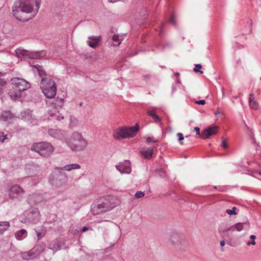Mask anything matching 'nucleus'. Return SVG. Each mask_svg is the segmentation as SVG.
Here are the masks:
<instances>
[{
    "instance_id": "f257e3e1",
    "label": "nucleus",
    "mask_w": 261,
    "mask_h": 261,
    "mask_svg": "<svg viewBox=\"0 0 261 261\" xmlns=\"http://www.w3.org/2000/svg\"><path fill=\"white\" fill-rule=\"evenodd\" d=\"M39 9L27 1H21L15 4L13 7L14 17L21 21H27L33 18L38 13Z\"/></svg>"
},
{
    "instance_id": "f03ea898",
    "label": "nucleus",
    "mask_w": 261,
    "mask_h": 261,
    "mask_svg": "<svg viewBox=\"0 0 261 261\" xmlns=\"http://www.w3.org/2000/svg\"><path fill=\"white\" fill-rule=\"evenodd\" d=\"M12 89L10 90L9 94L12 99H17L20 97L21 92L30 88L29 83L25 80L14 77L11 80Z\"/></svg>"
},
{
    "instance_id": "7ed1b4c3",
    "label": "nucleus",
    "mask_w": 261,
    "mask_h": 261,
    "mask_svg": "<svg viewBox=\"0 0 261 261\" xmlns=\"http://www.w3.org/2000/svg\"><path fill=\"white\" fill-rule=\"evenodd\" d=\"M68 144L72 150L81 151L86 148L88 145V142L81 134L74 132L70 137Z\"/></svg>"
},
{
    "instance_id": "20e7f679",
    "label": "nucleus",
    "mask_w": 261,
    "mask_h": 261,
    "mask_svg": "<svg viewBox=\"0 0 261 261\" xmlns=\"http://www.w3.org/2000/svg\"><path fill=\"white\" fill-rule=\"evenodd\" d=\"M40 87L44 95L48 98H54L57 93V88L55 82L49 78H42Z\"/></svg>"
},
{
    "instance_id": "39448f33",
    "label": "nucleus",
    "mask_w": 261,
    "mask_h": 261,
    "mask_svg": "<svg viewBox=\"0 0 261 261\" xmlns=\"http://www.w3.org/2000/svg\"><path fill=\"white\" fill-rule=\"evenodd\" d=\"M139 126L118 128L114 130L113 136L116 140L134 137L138 132Z\"/></svg>"
},
{
    "instance_id": "423d86ee",
    "label": "nucleus",
    "mask_w": 261,
    "mask_h": 261,
    "mask_svg": "<svg viewBox=\"0 0 261 261\" xmlns=\"http://www.w3.org/2000/svg\"><path fill=\"white\" fill-rule=\"evenodd\" d=\"M31 150L39 153L42 156H47L53 153L54 148L50 143L43 142L34 144Z\"/></svg>"
},
{
    "instance_id": "0eeeda50",
    "label": "nucleus",
    "mask_w": 261,
    "mask_h": 261,
    "mask_svg": "<svg viewBox=\"0 0 261 261\" xmlns=\"http://www.w3.org/2000/svg\"><path fill=\"white\" fill-rule=\"evenodd\" d=\"M15 55L18 58L25 59H39L46 55L44 51L39 52L30 51L22 48H18L15 50Z\"/></svg>"
},
{
    "instance_id": "6e6552de",
    "label": "nucleus",
    "mask_w": 261,
    "mask_h": 261,
    "mask_svg": "<svg viewBox=\"0 0 261 261\" xmlns=\"http://www.w3.org/2000/svg\"><path fill=\"white\" fill-rule=\"evenodd\" d=\"M114 206L108 200H106L100 204L93 205L91 212L93 215H100L111 210Z\"/></svg>"
},
{
    "instance_id": "1a4fd4ad",
    "label": "nucleus",
    "mask_w": 261,
    "mask_h": 261,
    "mask_svg": "<svg viewBox=\"0 0 261 261\" xmlns=\"http://www.w3.org/2000/svg\"><path fill=\"white\" fill-rule=\"evenodd\" d=\"M170 241L175 247L180 249L184 243L185 237L181 233L173 232L170 236Z\"/></svg>"
},
{
    "instance_id": "9d476101",
    "label": "nucleus",
    "mask_w": 261,
    "mask_h": 261,
    "mask_svg": "<svg viewBox=\"0 0 261 261\" xmlns=\"http://www.w3.org/2000/svg\"><path fill=\"white\" fill-rule=\"evenodd\" d=\"M41 251V247L36 246L29 251L22 252L21 254V256L23 259H32L39 255Z\"/></svg>"
},
{
    "instance_id": "9b49d317",
    "label": "nucleus",
    "mask_w": 261,
    "mask_h": 261,
    "mask_svg": "<svg viewBox=\"0 0 261 261\" xmlns=\"http://www.w3.org/2000/svg\"><path fill=\"white\" fill-rule=\"evenodd\" d=\"M218 131V127L216 126L205 128L201 133L200 128L197 127V134L200 135L202 139H207L212 135L216 134Z\"/></svg>"
},
{
    "instance_id": "f8f14e48",
    "label": "nucleus",
    "mask_w": 261,
    "mask_h": 261,
    "mask_svg": "<svg viewBox=\"0 0 261 261\" xmlns=\"http://www.w3.org/2000/svg\"><path fill=\"white\" fill-rule=\"evenodd\" d=\"M116 167L121 173H129L131 171L129 161H125L120 163L119 165L116 166Z\"/></svg>"
},
{
    "instance_id": "ddd939ff",
    "label": "nucleus",
    "mask_w": 261,
    "mask_h": 261,
    "mask_svg": "<svg viewBox=\"0 0 261 261\" xmlns=\"http://www.w3.org/2000/svg\"><path fill=\"white\" fill-rule=\"evenodd\" d=\"M23 193V190L18 186L15 185L12 186L9 191V197L11 199L17 198L18 196Z\"/></svg>"
},
{
    "instance_id": "4468645a",
    "label": "nucleus",
    "mask_w": 261,
    "mask_h": 261,
    "mask_svg": "<svg viewBox=\"0 0 261 261\" xmlns=\"http://www.w3.org/2000/svg\"><path fill=\"white\" fill-rule=\"evenodd\" d=\"M234 230H236L234 225L232 226H230L228 228H225L224 227V224H222L219 225L218 227V231L219 233L220 234L221 236L224 238V237L225 236V233L229 232V231H233Z\"/></svg>"
},
{
    "instance_id": "2eb2a0df",
    "label": "nucleus",
    "mask_w": 261,
    "mask_h": 261,
    "mask_svg": "<svg viewBox=\"0 0 261 261\" xmlns=\"http://www.w3.org/2000/svg\"><path fill=\"white\" fill-rule=\"evenodd\" d=\"M88 38L90 40L87 41V43H88V45L92 48H95L97 46L98 43L100 39L99 36H90Z\"/></svg>"
},
{
    "instance_id": "dca6fc26",
    "label": "nucleus",
    "mask_w": 261,
    "mask_h": 261,
    "mask_svg": "<svg viewBox=\"0 0 261 261\" xmlns=\"http://www.w3.org/2000/svg\"><path fill=\"white\" fill-rule=\"evenodd\" d=\"M141 154L143 156L144 159H150L152 157L153 153L152 148H143L141 149Z\"/></svg>"
},
{
    "instance_id": "f3484780",
    "label": "nucleus",
    "mask_w": 261,
    "mask_h": 261,
    "mask_svg": "<svg viewBox=\"0 0 261 261\" xmlns=\"http://www.w3.org/2000/svg\"><path fill=\"white\" fill-rule=\"evenodd\" d=\"M125 35L124 34L115 35L113 36L112 39L113 41L114 46L119 45L122 41L125 38Z\"/></svg>"
},
{
    "instance_id": "a211bd4d",
    "label": "nucleus",
    "mask_w": 261,
    "mask_h": 261,
    "mask_svg": "<svg viewBox=\"0 0 261 261\" xmlns=\"http://www.w3.org/2000/svg\"><path fill=\"white\" fill-rule=\"evenodd\" d=\"M81 168V166L77 164H72L67 165L63 167H60L58 169L62 170L70 171L73 169H78Z\"/></svg>"
},
{
    "instance_id": "6ab92c4d",
    "label": "nucleus",
    "mask_w": 261,
    "mask_h": 261,
    "mask_svg": "<svg viewBox=\"0 0 261 261\" xmlns=\"http://www.w3.org/2000/svg\"><path fill=\"white\" fill-rule=\"evenodd\" d=\"M254 94L251 93L249 99V103L250 107L254 110H256L258 108V105L255 100H254Z\"/></svg>"
},
{
    "instance_id": "aec40b11",
    "label": "nucleus",
    "mask_w": 261,
    "mask_h": 261,
    "mask_svg": "<svg viewBox=\"0 0 261 261\" xmlns=\"http://www.w3.org/2000/svg\"><path fill=\"white\" fill-rule=\"evenodd\" d=\"M27 230L24 229H21L15 233V237L17 239L21 240L25 238L27 236Z\"/></svg>"
},
{
    "instance_id": "412c9836",
    "label": "nucleus",
    "mask_w": 261,
    "mask_h": 261,
    "mask_svg": "<svg viewBox=\"0 0 261 261\" xmlns=\"http://www.w3.org/2000/svg\"><path fill=\"white\" fill-rule=\"evenodd\" d=\"M33 68H35L38 71L39 76L42 78H45L44 76H46V73L45 71L43 70L42 67L40 66V65H35L33 66Z\"/></svg>"
},
{
    "instance_id": "4be33fe9",
    "label": "nucleus",
    "mask_w": 261,
    "mask_h": 261,
    "mask_svg": "<svg viewBox=\"0 0 261 261\" xmlns=\"http://www.w3.org/2000/svg\"><path fill=\"white\" fill-rule=\"evenodd\" d=\"M50 116L52 120L56 119L57 120L60 121L64 119V116L62 115L61 113L59 112V111H57L56 113L54 114H51Z\"/></svg>"
},
{
    "instance_id": "5701e85b",
    "label": "nucleus",
    "mask_w": 261,
    "mask_h": 261,
    "mask_svg": "<svg viewBox=\"0 0 261 261\" xmlns=\"http://www.w3.org/2000/svg\"><path fill=\"white\" fill-rule=\"evenodd\" d=\"M10 224L8 222H0V234L3 233L4 231L6 230L9 227Z\"/></svg>"
},
{
    "instance_id": "b1692460",
    "label": "nucleus",
    "mask_w": 261,
    "mask_h": 261,
    "mask_svg": "<svg viewBox=\"0 0 261 261\" xmlns=\"http://www.w3.org/2000/svg\"><path fill=\"white\" fill-rule=\"evenodd\" d=\"M7 87V82L4 80H0V96L2 95Z\"/></svg>"
},
{
    "instance_id": "393cba45",
    "label": "nucleus",
    "mask_w": 261,
    "mask_h": 261,
    "mask_svg": "<svg viewBox=\"0 0 261 261\" xmlns=\"http://www.w3.org/2000/svg\"><path fill=\"white\" fill-rule=\"evenodd\" d=\"M49 135L54 138H58L59 137L60 130L58 129H50L48 131Z\"/></svg>"
},
{
    "instance_id": "a878e982",
    "label": "nucleus",
    "mask_w": 261,
    "mask_h": 261,
    "mask_svg": "<svg viewBox=\"0 0 261 261\" xmlns=\"http://www.w3.org/2000/svg\"><path fill=\"white\" fill-rule=\"evenodd\" d=\"M245 225H249L248 223H238L234 225L235 229L238 231H240L244 229Z\"/></svg>"
},
{
    "instance_id": "bb28decb",
    "label": "nucleus",
    "mask_w": 261,
    "mask_h": 261,
    "mask_svg": "<svg viewBox=\"0 0 261 261\" xmlns=\"http://www.w3.org/2000/svg\"><path fill=\"white\" fill-rule=\"evenodd\" d=\"M237 210V207L236 206H233L232 210L227 209L226 210V213L229 215H235L237 214V212L236 211Z\"/></svg>"
},
{
    "instance_id": "cd10ccee",
    "label": "nucleus",
    "mask_w": 261,
    "mask_h": 261,
    "mask_svg": "<svg viewBox=\"0 0 261 261\" xmlns=\"http://www.w3.org/2000/svg\"><path fill=\"white\" fill-rule=\"evenodd\" d=\"M63 243V242L62 241H59V240L56 241V242L55 243L54 248L56 249H59L61 247V246H62V244Z\"/></svg>"
},
{
    "instance_id": "c85d7f7f",
    "label": "nucleus",
    "mask_w": 261,
    "mask_h": 261,
    "mask_svg": "<svg viewBox=\"0 0 261 261\" xmlns=\"http://www.w3.org/2000/svg\"><path fill=\"white\" fill-rule=\"evenodd\" d=\"M8 139L7 135H5L3 132H0V141L4 142Z\"/></svg>"
},
{
    "instance_id": "c756f323",
    "label": "nucleus",
    "mask_w": 261,
    "mask_h": 261,
    "mask_svg": "<svg viewBox=\"0 0 261 261\" xmlns=\"http://www.w3.org/2000/svg\"><path fill=\"white\" fill-rule=\"evenodd\" d=\"M144 195L145 194H144V192H141V191H138L136 193V194L135 195V197L136 198H142V197H144Z\"/></svg>"
},
{
    "instance_id": "7c9ffc66",
    "label": "nucleus",
    "mask_w": 261,
    "mask_h": 261,
    "mask_svg": "<svg viewBox=\"0 0 261 261\" xmlns=\"http://www.w3.org/2000/svg\"><path fill=\"white\" fill-rule=\"evenodd\" d=\"M152 119H153L154 121L155 122H158L161 121V118L158 115H157L156 114H155L152 116H151Z\"/></svg>"
},
{
    "instance_id": "2f4dec72",
    "label": "nucleus",
    "mask_w": 261,
    "mask_h": 261,
    "mask_svg": "<svg viewBox=\"0 0 261 261\" xmlns=\"http://www.w3.org/2000/svg\"><path fill=\"white\" fill-rule=\"evenodd\" d=\"M155 111H156L155 108H152L151 110H148L147 113L149 116H150L151 117V116H152L153 115H154L155 114H156Z\"/></svg>"
},
{
    "instance_id": "473e14b6",
    "label": "nucleus",
    "mask_w": 261,
    "mask_h": 261,
    "mask_svg": "<svg viewBox=\"0 0 261 261\" xmlns=\"http://www.w3.org/2000/svg\"><path fill=\"white\" fill-rule=\"evenodd\" d=\"M36 231L37 233V236L38 240L41 239L44 236V232H39L37 230H36Z\"/></svg>"
},
{
    "instance_id": "72a5a7b5",
    "label": "nucleus",
    "mask_w": 261,
    "mask_h": 261,
    "mask_svg": "<svg viewBox=\"0 0 261 261\" xmlns=\"http://www.w3.org/2000/svg\"><path fill=\"white\" fill-rule=\"evenodd\" d=\"M221 146L225 149L227 148V144L226 141L225 139H223L221 143Z\"/></svg>"
},
{
    "instance_id": "f704fd0d",
    "label": "nucleus",
    "mask_w": 261,
    "mask_h": 261,
    "mask_svg": "<svg viewBox=\"0 0 261 261\" xmlns=\"http://www.w3.org/2000/svg\"><path fill=\"white\" fill-rule=\"evenodd\" d=\"M177 136L178 137V140L179 141H181L182 140H184V136L183 134L181 133H178L177 134Z\"/></svg>"
},
{
    "instance_id": "c9c22d12",
    "label": "nucleus",
    "mask_w": 261,
    "mask_h": 261,
    "mask_svg": "<svg viewBox=\"0 0 261 261\" xmlns=\"http://www.w3.org/2000/svg\"><path fill=\"white\" fill-rule=\"evenodd\" d=\"M205 103V101L204 100H197V105H203Z\"/></svg>"
},
{
    "instance_id": "e433bc0d",
    "label": "nucleus",
    "mask_w": 261,
    "mask_h": 261,
    "mask_svg": "<svg viewBox=\"0 0 261 261\" xmlns=\"http://www.w3.org/2000/svg\"><path fill=\"white\" fill-rule=\"evenodd\" d=\"M169 22L171 23H173V24H174L175 23V18H174V16L173 15L172 16L170 19H169Z\"/></svg>"
},
{
    "instance_id": "4c0bfd02",
    "label": "nucleus",
    "mask_w": 261,
    "mask_h": 261,
    "mask_svg": "<svg viewBox=\"0 0 261 261\" xmlns=\"http://www.w3.org/2000/svg\"><path fill=\"white\" fill-rule=\"evenodd\" d=\"M146 141L148 143H151V142H156L157 141L153 140L151 138L148 137L147 138Z\"/></svg>"
},
{
    "instance_id": "58836bf2",
    "label": "nucleus",
    "mask_w": 261,
    "mask_h": 261,
    "mask_svg": "<svg viewBox=\"0 0 261 261\" xmlns=\"http://www.w3.org/2000/svg\"><path fill=\"white\" fill-rule=\"evenodd\" d=\"M202 66L200 64H197V73H198L199 69H201Z\"/></svg>"
},
{
    "instance_id": "ea45409f",
    "label": "nucleus",
    "mask_w": 261,
    "mask_h": 261,
    "mask_svg": "<svg viewBox=\"0 0 261 261\" xmlns=\"http://www.w3.org/2000/svg\"><path fill=\"white\" fill-rule=\"evenodd\" d=\"M255 244H256V243H255V242L254 240H253V241H252V242H248V243H247V245H255Z\"/></svg>"
},
{
    "instance_id": "a19ab883",
    "label": "nucleus",
    "mask_w": 261,
    "mask_h": 261,
    "mask_svg": "<svg viewBox=\"0 0 261 261\" xmlns=\"http://www.w3.org/2000/svg\"><path fill=\"white\" fill-rule=\"evenodd\" d=\"M225 244V242L224 240L220 241V245L221 247H223Z\"/></svg>"
},
{
    "instance_id": "79ce46f5",
    "label": "nucleus",
    "mask_w": 261,
    "mask_h": 261,
    "mask_svg": "<svg viewBox=\"0 0 261 261\" xmlns=\"http://www.w3.org/2000/svg\"><path fill=\"white\" fill-rule=\"evenodd\" d=\"M250 239L254 240L256 238V236L255 235H251L250 237Z\"/></svg>"
},
{
    "instance_id": "37998d69",
    "label": "nucleus",
    "mask_w": 261,
    "mask_h": 261,
    "mask_svg": "<svg viewBox=\"0 0 261 261\" xmlns=\"http://www.w3.org/2000/svg\"><path fill=\"white\" fill-rule=\"evenodd\" d=\"M88 229V228L87 227H84L83 228H82V231L85 232L86 231H87V230Z\"/></svg>"
},
{
    "instance_id": "c03bdc74",
    "label": "nucleus",
    "mask_w": 261,
    "mask_h": 261,
    "mask_svg": "<svg viewBox=\"0 0 261 261\" xmlns=\"http://www.w3.org/2000/svg\"><path fill=\"white\" fill-rule=\"evenodd\" d=\"M163 27V24H161V25H160V27H161V30H162V28ZM162 33V30H161L160 32V34H161Z\"/></svg>"
},
{
    "instance_id": "a18cd8bd",
    "label": "nucleus",
    "mask_w": 261,
    "mask_h": 261,
    "mask_svg": "<svg viewBox=\"0 0 261 261\" xmlns=\"http://www.w3.org/2000/svg\"><path fill=\"white\" fill-rule=\"evenodd\" d=\"M198 72L200 73V74L203 73V71L202 70H201L200 69H199V71Z\"/></svg>"
},
{
    "instance_id": "49530a36",
    "label": "nucleus",
    "mask_w": 261,
    "mask_h": 261,
    "mask_svg": "<svg viewBox=\"0 0 261 261\" xmlns=\"http://www.w3.org/2000/svg\"><path fill=\"white\" fill-rule=\"evenodd\" d=\"M196 66H195V67L193 68V71H194V72H196Z\"/></svg>"
},
{
    "instance_id": "de8ad7c7",
    "label": "nucleus",
    "mask_w": 261,
    "mask_h": 261,
    "mask_svg": "<svg viewBox=\"0 0 261 261\" xmlns=\"http://www.w3.org/2000/svg\"><path fill=\"white\" fill-rule=\"evenodd\" d=\"M3 75V74L2 72H0V77Z\"/></svg>"
},
{
    "instance_id": "09e8293b",
    "label": "nucleus",
    "mask_w": 261,
    "mask_h": 261,
    "mask_svg": "<svg viewBox=\"0 0 261 261\" xmlns=\"http://www.w3.org/2000/svg\"><path fill=\"white\" fill-rule=\"evenodd\" d=\"M175 74L176 76H178L179 74V73L176 72Z\"/></svg>"
},
{
    "instance_id": "8fccbe9b",
    "label": "nucleus",
    "mask_w": 261,
    "mask_h": 261,
    "mask_svg": "<svg viewBox=\"0 0 261 261\" xmlns=\"http://www.w3.org/2000/svg\"><path fill=\"white\" fill-rule=\"evenodd\" d=\"M221 250L222 251H224V249H223V248H221Z\"/></svg>"
},
{
    "instance_id": "3c124183",
    "label": "nucleus",
    "mask_w": 261,
    "mask_h": 261,
    "mask_svg": "<svg viewBox=\"0 0 261 261\" xmlns=\"http://www.w3.org/2000/svg\"><path fill=\"white\" fill-rule=\"evenodd\" d=\"M194 130H196V127H194Z\"/></svg>"
}]
</instances>
